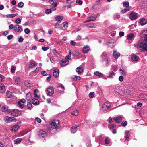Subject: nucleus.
I'll list each match as a JSON object with an SVG mask.
<instances>
[{
  "label": "nucleus",
  "instance_id": "f257e3e1",
  "mask_svg": "<svg viewBox=\"0 0 147 147\" xmlns=\"http://www.w3.org/2000/svg\"><path fill=\"white\" fill-rule=\"evenodd\" d=\"M142 38L137 42V47L140 51H147V30H144L141 35Z\"/></svg>",
  "mask_w": 147,
  "mask_h": 147
},
{
  "label": "nucleus",
  "instance_id": "f03ea898",
  "mask_svg": "<svg viewBox=\"0 0 147 147\" xmlns=\"http://www.w3.org/2000/svg\"><path fill=\"white\" fill-rule=\"evenodd\" d=\"M49 124L51 126L49 128L50 130L51 131L55 130L56 131L59 127L60 122L58 120H53L51 121Z\"/></svg>",
  "mask_w": 147,
  "mask_h": 147
},
{
  "label": "nucleus",
  "instance_id": "7ed1b4c3",
  "mask_svg": "<svg viewBox=\"0 0 147 147\" xmlns=\"http://www.w3.org/2000/svg\"><path fill=\"white\" fill-rule=\"evenodd\" d=\"M4 120L6 123H9L12 121H16V118L13 117H10L8 116H6L4 117Z\"/></svg>",
  "mask_w": 147,
  "mask_h": 147
},
{
  "label": "nucleus",
  "instance_id": "20e7f679",
  "mask_svg": "<svg viewBox=\"0 0 147 147\" xmlns=\"http://www.w3.org/2000/svg\"><path fill=\"white\" fill-rule=\"evenodd\" d=\"M140 17L139 15L137 13L132 12L129 15L130 18L131 20H135Z\"/></svg>",
  "mask_w": 147,
  "mask_h": 147
},
{
  "label": "nucleus",
  "instance_id": "39448f33",
  "mask_svg": "<svg viewBox=\"0 0 147 147\" xmlns=\"http://www.w3.org/2000/svg\"><path fill=\"white\" fill-rule=\"evenodd\" d=\"M11 112V115L14 116H18L21 115V113L18 110L14 109Z\"/></svg>",
  "mask_w": 147,
  "mask_h": 147
},
{
  "label": "nucleus",
  "instance_id": "423d86ee",
  "mask_svg": "<svg viewBox=\"0 0 147 147\" xmlns=\"http://www.w3.org/2000/svg\"><path fill=\"white\" fill-rule=\"evenodd\" d=\"M123 118V116H119L115 117L113 118V120L116 123H119L122 121Z\"/></svg>",
  "mask_w": 147,
  "mask_h": 147
},
{
  "label": "nucleus",
  "instance_id": "0eeeda50",
  "mask_svg": "<svg viewBox=\"0 0 147 147\" xmlns=\"http://www.w3.org/2000/svg\"><path fill=\"white\" fill-rule=\"evenodd\" d=\"M1 110L4 112L7 113H10L11 112V111L10 109H8V107L7 106H3L1 108Z\"/></svg>",
  "mask_w": 147,
  "mask_h": 147
},
{
  "label": "nucleus",
  "instance_id": "6e6552de",
  "mask_svg": "<svg viewBox=\"0 0 147 147\" xmlns=\"http://www.w3.org/2000/svg\"><path fill=\"white\" fill-rule=\"evenodd\" d=\"M68 23L67 22H65L62 23L61 25V29L62 30H65L68 27Z\"/></svg>",
  "mask_w": 147,
  "mask_h": 147
},
{
  "label": "nucleus",
  "instance_id": "1a4fd4ad",
  "mask_svg": "<svg viewBox=\"0 0 147 147\" xmlns=\"http://www.w3.org/2000/svg\"><path fill=\"white\" fill-rule=\"evenodd\" d=\"M110 106V104L109 102H105L102 105V108L103 111L107 110Z\"/></svg>",
  "mask_w": 147,
  "mask_h": 147
},
{
  "label": "nucleus",
  "instance_id": "9d476101",
  "mask_svg": "<svg viewBox=\"0 0 147 147\" xmlns=\"http://www.w3.org/2000/svg\"><path fill=\"white\" fill-rule=\"evenodd\" d=\"M20 127L17 124H16L12 127L11 129L13 131L16 132L19 129Z\"/></svg>",
  "mask_w": 147,
  "mask_h": 147
},
{
  "label": "nucleus",
  "instance_id": "9b49d317",
  "mask_svg": "<svg viewBox=\"0 0 147 147\" xmlns=\"http://www.w3.org/2000/svg\"><path fill=\"white\" fill-rule=\"evenodd\" d=\"M102 60V62L105 66H108L109 64V61L107 58H104Z\"/></svg>",
  "mask_w": 147,
  "mask_h": 147
},
{
  "label": "nucleus",
  "instance_id": "f8f14e48",
  "mask_svg": "<svg viewBox=\"0 0 147 147\" xmlns=\"http://www.w3.org/2000/svg\"><path fill=\"white\" fill-rule=\"evenodd\" d=\"M14 31L16 32H20L22 31L21 28L20 26L18 25H16L13 28Z\"/></svg>",
  "mask_w": 147,
  "mask_h": 147
},
{
  "label": "nucleus",
  "instance_id": "ddd939ff",
  "mask_svg": "<svg viewBox=\"0 0 147 147\" xmlns=\"http://www.w3.org/2000/svg\"><path fill=\"white\" fill-rule=\"evenodd\" d=\"M131 59L133 61H137L139 59V57L135 54H133L131 56Z\"/></svg>",
  "mask_w": 147,
  "mask_h": 147
},
{
  "label": "nucleus",
  "instance_id": "4468645a",
  "mask_svg": "<svg viewBox=\"0 0 147 147\" xmlns=\"http://www.w3.org/2000/svg\"><path fill=\"white\" fill-rule=\"evenodd\" d=\"M58 1L57 0H49V1L50 3L54 7H56L57 5V2Z\"/></svg>",
  "mask_w": 147,
  "mask_h": 147
},
{
  "label": "nucleus",
  "instance_id": "2eb2a0df",
  "mask_svg": "<svg viewBox=\"0 0 147 147\" xmlns=\"http://www.w3.org/2000/svg\"><path fill=\"white\" fill-rule=\"evenodd\" d=\"M69 63L68 61H66L65 59L62 60L60 63V65L62 67H64L68 65Z\"/></svg>",
  "mask_w": 147,
  "mask_h": 147
},
{
  "label": "nucleus",
  "instance_id": "dca6fc26",
  "mask_svg": "<svg viewBox=\"0 0 147 147\" xmlns=\"http://www.w3.org/2000/svg\"><path fill=\"white\" fill-rule=\"evenodd\" d=\"M63 19V16L58 15L55 17V21H58L59 23H60Z\"/></svg>",
  "mask_w": 147,
  "mask_h": 147
},
{
  "label": "nucleus",
  "instance_id": "f3484780",
  "mask_svg": "<svg viewBox=\"0 0 147 147\" xmlns=\"http://www.w3.org/2000/svg\"><path fill=\"white\" fill-rule=\"evenodd\" d=\"M113 57L115 58H118L120 56V54L119 52L117 51L116 50H114L113 52Z\"/></svg>",
  "mask_w": 147,
  "mask_h": 147
},
{
  "label": "nucleus",
  "instance_id": "a211bd4d",
  "mask_svg": "<svg viewBox=\"0 0 147 147\" xmlns=\"http://www.w3.org/2000/svg\"><path fill=\"white\" fill-rule=\"evenodd\" d=\"M90 49V47L88 46H85L84 47L83 49V52L84 53H88Z\"/></svg>",
  "mask_w": 147,
  "mask_h": 147
},
{
  "label": "nucleus",
  "instance_id": "6ab92c4d",
  "mask_svg": "<svg viewBox=\"0 0 147 147\" xmlns=\"http://www.w3.org/2000/svg\"><path fill=\"white\" fill-rule=\"evenodd\" d=\"M146 96L144 94H140L139 96V98L141 100H145L146 99Z\"/></svg>",
  "mask_w": 147,
  "mask_h": 147
},
{
  "label": "nucleus",
  "instance_id": "aec40b11",
  "mask_svg": "<svg viewBox=\"0 0 147 147\" xmlns=\"http://www.w3.org/2000/svg\"><path fill=\"white\" fill-rule=\"evenodd\" d=\"M76 72L79 74H81L83 72V68L82 67H79L76 69Z\"/></svg>",
  "mask_w": 147,
  "mask_h": 147
},
{
  "label": "nucleus",
  "instance_id": "412c9836",
  "mask_svg": "<svg viewBox=\"0 0 147 147\" xmlns=\"http://www.w3.org/2000/svg\"><path fill=\"white\" fill-rule=\"evenodd\" d=\"M38 134L42 137H44L47 135V134L46 132L43 130H40L39 131Z\"/></svg>",
  "mask_w": 147,
  "mask_h": 147
},
{
  "label": "nucleus",
  "instance_id": "4be33fe9",
  "mask_svg": "<svg viewBox=\"0 0 147 147\" xmlns=\"http://www.w3.org/2000/svg\"><path fill=\"white\" fill-rule=\"evenodd\" d=\"M78 127V125H75L72 127L71 129V132L73 133H75L77 131V127Z\"/></svg>",
  "mask_w": 147,
  "mask_h": 147
},
{
  "label": "nucleus",
  "instance_id": "5701e85b",
  "mask_svg": "<svg viewBox=\"0 0 147 147\" xmlns=\"http://www.w3.org/2000/svg\"><path fill=\"white\" fill-rule=\"evenodd\" d=\"M14 92H6V96L7 98H12L14 96Z\"/></svg>",
  "mask_w": 147,
  "mask_h": 147
},
{
  "label": "nucleus",
  "instance_id": "b1692460",
  "mask_svg": "<svg viewBox=\"0 0 147 147\" xmlns=\"http://www.w3.org/2000/svg\"><path fill=\"white\" fill-rule=\"evenodd\" d=\"M147 22V20L145 18H142L140 21V24L142 25H144L146 24Z\"/></svg>",
  "mask_w": 147,
  "mask_h": 147
},
{
  "label": "nucleus",
  "instance_id": "393cba45",
  "mask_svg": "<svg viewBox=\"0 0 147 147\" xmlns=\"http://www.w3.org/2000/svg\"><path fill=\"white\" fill-rule=\"evenodd\" d=\"M52 52L53 54L56 57H58L60 55V54L55 49H53Z\"/></svg>",
  "mask_w": 147,
  "mask_h": 147
},
{
  "label": "nucleus",
  "instance_id": "a878e982",
  "mask_svg": "<svg viewBox=\"0 0 147 147\" xmlns=\"http://www.w3.org/2000/svg\"><path fill=\"white\" fill-rule=\"evenodd\" d=\"M107 44L110 47H113L114 46V43L111 40L108 41L107 43Z\"/></svg>",
  "mask_w": 147,
  "mask_h": 147
},
{
  "label": "nucleus",
  "instance_id": "bb28decb",
  "mask_svg": "<svg viewBox=\"0 0 147 147\" xmlns=\"http://www.w3.org/2000/svg\"><path fill=\"white\" fill-rule=\"evenodd\" d=\"M69 54L66 57L65 60L66 61H68L71 58V50H69Z\"/></svg>",
  "mask_w": 147,
  "mask_h": 147
},
{
  "label": "nucleus",
  "instance_id": "cd10ccee",
  "mask_svg": "<svg viewBox=\"0 0 147 147\" xmlns=\"http://www.w3.org/2000/svg\"><path fill=\"white\" fill-rule=\"evenodd\" d=\"M24 84L27 87H31L33 85V84L30 81H26L24 83Z\"/></svg>",
  "mask_w": 147,
  "mask_h": 147
},
{
  "label": "nucleus",
  "instance_id": "c85d7f7f",
  "mask_svg": "<svg viewBox=\"0 0 147 147\" xmlns=\"http://www.w3.org/2000/svg\"><path fill=\"white\" fill-rule=\"evenodd\" d=\"M53 76L57 77L59 75V70L58 69H55L53 71Z\"/></svg>",
  "mask_w": 147,
  "mask_h": 147
},
{
  "label": "nucleus",
  "instance_id": "c756f323",
  "mask_svg": "<svg viewBox=\"0 0 147 147\" xmlns=\"http://www.w3.org/2000/svg\"><path fill=\"white\" fill-rule=\"evenodd\" d=\"M55 10H56V8L55 7H53L52 8H51V9H47L46 10L45 12L46 14H48L50 13H51L52 11H53Z\"/></svg>",
  "mask_w": 147,
  "mask_h": 147
},
{
  "label": "nucleus",
  "instance_id": "7c9ffc66",
  "mask_svg": "<svg viewBox=\"0 0 147 147\" xmlns=\"http://www.w3.org/2000/svg\"><path fill=\"white\" fill-rule=\"evenodd\" d=\"M32 103L34 105H37L39 104V100L36 99H33L32 101Z\"/></svg>",
  "mask_w": 147,
  "mask_h": 147
},
{
  "label": "nucleus",
  "instance_id": "2f4dec72",
  "mask_svg": "<svg viewBox=\"0 0 147 147\" xmlns=\"http://www.w3.org/2000/svg\"><path fill=\"white\" fill-rule=\"evenodd\" d=\"M134 38V35L132 33H131L127 36V38L128 40H131Z\"/></svg>",
  "mask_w": 147,
  "mask_h": 147
},
{
  "label": "nucleus",
  "instance_id": "473e14b6",
  "mask_svg": "<svg viewBox=\"0 0 147 147\" xmlns=\"http://www.w3.org/2000/svg\"><path fill=\"white\" fill-rule=\"evenodd\" d=\"M96 17L95 16H92L90 17L85 22H89L91 21H93L95 20Z\"/></svg>",
  "mask_w": 147,
  "mask_h": 147
},
{
  "label": "nucleus",
  "instance_id": "72a5a7b5",
  "mask_svg": "<svg viewBox=\"0 0 147 147\" xmlns=\"http://www.w3.org/2000/svg\"><path fill=\"white\" fill-rule=\"evenodd\" d=\"M37 66V64L31 62L29 65V68H33Z\"/></svg>",
  "mask_w": 147,
  "mask_h": 147
},
{
  "label": "nucleus",
  "instance_id": "f704fd0d",
  "mask_svg": "<svg viewBox=\"0 0 147 147\" xmlns=\"http://www.w3.org/2000/svg\"><path fill=\"white\" fill-rule=\"evenodd\" d=\"M15 82L17 84H20L21 83V79L19 77H16L15 79Z\"/></svg>",
  "mask_w": 147,
  "mask_h": 147
},
{
  "label": "nucleus",
  "instance_id": "c9c22d12",
  "mask_svg": "<svg viewBox=\"0 0 147 147\" xmlns=\"http://www.w3.org/2000/svg\"><path fill=\"white\" fill-rule=\"evenodd\" d=\"M109 78H113V76H115V73L113 71H110L109 74Z\"/></svg>",
  "mask_w": 147,
  "mask_h": 147
},
{
  "label": "nucleus",
  "instance_id": "e433bc0d",
  "mask_svg": "<svg viewBox=\"0 0 147 147\" xmlns=\"http://www.w3.org/2000/svg\"><path fill=\"white\" fill-rule=\"evenodd\" d=\"M103 139V138L102 136H99L97 137L96 139V141L97 142L101 141Z\"/></svg>",
  "mask_w": 147,
  "mask_h": 147
},
{
  "label": "nucleus",
  "instance_id": "4c0bfd02",
  "mask_svg": "<svg viewBox=\"0 0 147 147\" xmlns=\"http://www.w3.org/2000/svg\"><path fill=\"white\" fill-rule=\"evenodd\" d=\"M18 15L17 13L15 14H8L6 15V16L8 18H12L15 16Z\"/></svg>",
  "mask_w": 147,
  "mask_h": 147
},
{
  "label": "nucleus",
  "instance_id": "58836bf2",
  "mask_svg": "<svg viewBox=\"0 0 147 147\" xmlns=\"http://www.w3.org/2000/svg\"><path fill=\"white\" fill-rule=\"evenodd\" d=\"M130 9V8H129V7L125 8L121 11V12L122 14H124V13L127 12L128 11H129Z\"/></svg>",
  "mask_w": 147,
  "mask_h": 147
},
{
  "label": "nucleus",
  "instance_id": "ea45409f",
  "mask_svg": "<svg viewBox=\"0 0 147 147\" xmlns=\"http://www.w3.org/2000/svg\"><path fill=\"white\" fill-rule=\"evenodd\" d=\"M94 74L99 77H102L103 76V74L102 73H100L98 71H95L94 73Z\"/></svg>",
  "mask_w": 147,
  "mask_h": 147
},
{
  "label": "nucleus",
  "instance_id": "a19ab883",
  "mask_svg": "<svg viewBox=\"0 0 147 147\" xmlns=\"http://www.w3.org/2000/svg\"><path fill=\"white\" fill-rule=\"evenodd\" d=\"M119 71H120L121 74L125 76H126V73L123 69H120Z\"/></svg>",
  "mask_w": 147,
  "mask_h": 147
},
{
  "label": "nucleus",
  "instance_id": "79ce46f5",
  "mask_svg": "<svg viewBox=\"0 0 147 147\" xmlns=\"http://www.w3.org/2000/svg\"><path fill=\"white\" fill-rule=\"evenodd\" d=\"M101 57V59H103L104 58H107V54L105 53H102Z\"/></svg>",
  "mask_w": 147,
  "mask_h": 147
},
{
  "label": "nucleus",
  "instance_id": "37998d69",
  "mask_svg": "<svg viewBox=\"0 0 147 147\" xmlns=\"http://www.w3.org/2000/svg\"><path fill=\"white\" fill-rule=\"evenodd\" d=\"M27 108L28 109L31 110L32 107V105L30 102H28L27 105Z\"/></svg>",
  "mask_w": 147,
  "mask_h": 147
},
{
  "label": "nucleus",
  "instance_id": "c03bdc74",
  "mask_svg": "<svg viewBox=\"0 0 147 147\" xmlns=\"http://www.w3.org/2000/svg\"><path fill=\"white\" fill-rule=\"evenodd\" d=\"M53 88L51 86H50L47 89V92H53Z\"/></svg>",
  "mask_w": 147,
  "mask_h": 147
},
{
  "label": "nucleus",
  "instance_id": "a18cd8bd",
  "mask_svg": "<svg viewBox=\"0 0 147 147\" xmlns=\"http://www.w3.org/2000/svg\"><path fill=\"white\" fill-rule=\"evenodd\" d=\"M22 139L21 138H18L15 139L14 141L15 144H17L20 143L22 141Z\"/></svg>",
  "mask_w": 147,
  "mask_h": 147
},
{
  "label": "nucleus",
  "instance_id": "49530a36",
  "mask_svg": "<svg viewBox=\"0 0 147 147\" xmlns=\"http://www.w3.org/2000/svg\"><path fill=\"white\" fill-rule=\"evenodd\" d=\"M17 106L22 109L24 107V105L23 104L21 103V102L19 101L17 102Z\"/></svg>",
  "mask_w": 147,
  "mask_h": 147
},
{
  "label": "nucleus",
  "instance_id": "de8ad7c7",
  "mask_svg": "<svg viewBox=\"0 0 147 147\" xmlns=\"http://www.w3.org/2000/svg\"><path fill=\"white\" fill-rule=\"evenodd\" d=\"M126 136H125L126 139L125 140H129V138L130 136L129 132L127 131H126Z\"/></svg>",
  "mask_w": 147,
  "mask_h": 147
},
{
  "label": "nucleus",
  "instance_id": "09e8293b",
  "mask_svg": "<svg viewBox=\"0 0 147 147\" xmlns=\"http://www.w3.org/2000/svg\"><path fill=\"white\" fill-rule=\"evenodd\" d=\"M129 5V3L127 1L124 2L123 4V6L124 7H126V8L128 7Z\"/></svg>",
  "mask_w": 147,
  "mask_h": 147
},
{
  "label": "nucleus",
  "instance_id": "8fccbe9b",
  "mask_svg": "<svg viewBox=\"0 0 147 147\" xmlns=\"http://www.w3.org/2000/svg\"><path fill=\"white\" fill-rule=\"evenodd\" d=\"M78 111L76 110L75 111L72 112L71 114L73 115L76 116L78 115Z\"/></svg>",
  "mask_w": 147,
  "mask_h": 147
},
{
  "label": "nucleus",
  "instance_id": "3c124183",
  "mask_svg": "<svg viewBox=\"0 0 147 147\" xmlns=\"http://www.w3.org/2000/svg\"><path fill=\"white\" fill-rule=\"evenodd\" d=\"M108 126L109 128L111 129L115 128L116 125L115 124H112L110 123V124Z\"/></svg>",
  "mask_w": 147,
  "mask_h": 147
},
{
  "label": "nucleus",
  "instance_id": "603ef678",
  "mask_svg": "<svg viewBox=\"0 0 147 147\" xmlns=\"http://www.w3.org/2000/svg\"><path fill=\"white\" fill-rule=\"evenodd\" d=\"M87 26L90 28H95L96 26V25L95 24H88Z\"/></svg>",
  "mask_w": 147,
  "mask_h": 147
},
{
  "label": "nucleus",
  "instance_id": "864d4df0",
  "mask_svg": "<svg viewBox=\"0 0 147 147\" xmlns=\"http://www.w3.org/2000/svg\"><path fill=\"white\" fill-rule=\"evenodd\" d=\"M0 88L3 91H5V87L4 86L2 85V84L1 83Z\"/></svg>",
  "mask_w": 147,
  "mask_h": 147
},
{
  "label": "nucleus",
  "instance_id": "5fc2aeb1",
  "mask_svg": "<svg viewBox=\"0 0 147 147\" xmlns=\"http://www.w3.org/2000/svg\"><path fill=\"white\" fill-rule=\"evenodd\" d=\"M16 70V67L13 66L11 67V73H13L15 72V71Z\"/></svg>",
  "mask_w": 147,
  "mask_h": 147
},
{
  "label": "nucleus",
  "instance_id": "6e6d98bb",
  "mask_svg": "<svg viewBox=\"0 0 147 147\" xmlns=\"http://www.w3.org/2000/svg\"><path fill=\"white\" fill-rule=\"evenodd\" d=\"M127 122L125 121H123L121 123V125L123 127H125L127 125Z\"/></svg>",
  "mask_w": 147,
  "mask_h": 147
},
{
  "label": "nucleus",
  "instance_id": "4d7b16f0",
  "mask_svg": "<svg viewBox=\"0 0 147 147\" xmlns=\"http://www.w3.org/2000/svg\"><path fill=\"white\" fill-rule=\"evenodd\" d=\"M94 95V92H90L89 94V97L90 98H92Z\"/></svg>",
  "mask_w": 147,
  "mask_h": 147
},
{
  "label": "nucleus",
  "instance_id": "13d9d810",
  "mask_svg": "<svg viewBox=\"0 0 147 147\" xmlns=\"http://www.w3.org/2000/svg\"><path fill=\"white\" fill-rule=\"evenodd\" d=\"M79 52L77 51H74L73 52V54L74 55L78 56L79 55Z\"/></svg>",
  "mask_w": 147,
  "mask_h": 147
},
{
  "label": "nucleus",
  "instance_id": "bf43d9fd",
  "mask_svg": "<svg viewBox=\"0 0 147 147\" xmlns=\"http://www.w3.org/2000/svg\"><path fill=\"white\" fill-rule=\"evenodd\" d=\"M21 22V20L20 18H17L16 20L15 23L17 24H20Z\"/></svg>",
  "mask_w": 147,
  "mask_h": 147
},
{
  "label": "nucleus",
  "instance_id": "052dcab7",
  "mask_svg": "<svg viewBox=\"0 0 147 147\" xmlns=\"http://www.w3.org/2000/svg\"><path fill=\"white\" fill-rule=\"evenodd\" d=\"M5 80L4 77L1 74H0V82H3Z\"/></svg>",
  "mask_w": 147,
  "mask_h": 147
},
{
  "label": "nucleus",
  "instance_id": "680f3d73",
  "mask_svg": "<svg viewBox=\"0 0 147 147\" xmlns=\"http://www.w3.org/2000/svg\"><path fill=\"white\" fill-rule=\"evenodd\" d=\"M49 47H42V50L44 51H46L48 49H49Z\"/></svg>",
  "mask_w": 147,
  "mask_h": 147
},
{
  "label": "nucleus",
  "instance_id": "e2e57ef3",
  "mask_svg": "<svg viewBox=\"0 0 147 147\" xmlns=\"http://www.w3.org/2000/svg\"><path fill=\"white\" fill-rule=\"evenodd\" d=\"M26 98L28 99L31 98V94L30 92H28L26 94Z\"/></svg>",
  "mask_w": 147,
  "mask_h": 147
},
{
  "label": "nucleus",
  "instance_id": "0e129e2a",
  "mask_svg": "<svg viewBox=\"0 0 147 147\" xmlns=\"http://www.w3.org/2000/svg\"><path fill=\"white\" fill-rule=\"evenodd\" d=\"M24 32L26 34H27L30 32V30L29 29L26 28L25 29Z\"/></svg>",
  "mask_w": 147,
  "mask_h": 147
},
{
  "label": "nucleus",
  "instance_id": "69168bd1",
  "mask_svg": "<svg viewBox=\"0 0 147 147\" xmlns=\"http://www.w3.org/2000/svg\"><path fill=\"white\" fill-rule=\"evenodd\" d=\"M105 144H107L109 143L110 141L108 138H106L105 140Z\"/></svg>",
  "mask_w": 147,
  "mask_h": 147
},
{
  "label": "nucleus",
  "instance_id": "338daca9",
  "mask_svg": "<svg viewBox=\"0 0 147 147\" xmlns=\"http://www.w3.org/2000/svg\"><path fill=\"white\" fill-rule=\"evenodd\" d=\"M24 5V3L22 2H20L18 4V6L20 7H22Z\"/></svg>",
  "mask_w": 147,
  "mask_h": 147
},
{
  "label": "nucleus",
  "instance_id": "774afa93",
  "mask_svg": "<svg viewBox=\"0 0 147 147\" xmlns=\"http://www.w3.org/2000/svg\"><path fill=\"white\" fill-rule=\"evenodd\" d=\"M76 2L79 4V5H81L82 4V2L80 0H77L76 1Z\"/></svg>",
  "mask_w": 147,
  "mask_h": 147
}]
</instances>
